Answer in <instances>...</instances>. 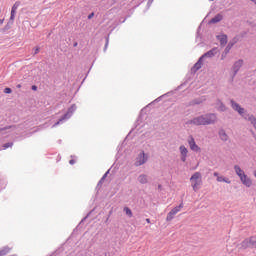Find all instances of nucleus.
Listing matches in <instances>:
<instances>
[{"label":"nucleus","mask_w":256,"mask_h":256,"mask_svg":"<svg viewBox=\"0 0 256 256\" xmlns=\"http://www.w3.org/2000/svg\"><path fill=\"white\" fill-rule=\"evenodd\" d=\"M190 181H191L193 191H195V192L199 191V187H201V183H202L201 172H195L191 176Z\"/></svg>","instance_id":"1"},{"label":"nucleus","mask_w":256,"mask_h":256,"mask_svg":"<svg viewBox=\"0 0 256 256\" xmlns=\"http://www.w3.org/2000/svg\"><path fill=\"white\" fill-rule=\"evenodd\" d=\"M181 209H183V203H181L180 205L174 207V208L167 214L166 221H173V219L175 218V215H177V213H179V211H181Z\"/></svg>","instance_id":"2"},{"label":"nucleus","mask_w":256,"mask_h":256,"mask_svg":"<svg viewBox=\"0 0 256 256\" xmlns=\"http://www.w3.org/2000/svg\"><path fill=\"white\" fill-rule=\"evenodd\" d=\"M187 125H206L205 124V116L202 115V116H198L192 120H189L187 122Z\"/></svg>","instance_id":"3"},{"label":"nucleus","mask_w":256,"mask_h":256,"mask_svg":"<svg viewBox=\"0 0 256 256\" xmlns=\"http://www.w3.org/2000/svg\"><path fill=\"white\" fill-rule=\"evenodd\" d=\"M188 144L191 151H195L196 153H199V151H201V148L197 145V143H195V138H193V136H190L188 138Z\"/></svg>","instance_id":"4"},{"label":"nucleus","mask_w":256,"mask_h":256,"mask_svg":"<svg viewBox=\"0 0 256 256\" xmlns=\"http://www.w3.org/2000/svg\"><path fill=\"white\" fill-rule=\"evenodd\" d=\"M205 125H211L217 121V116L215 114L204 115Z\"/></svg>","instance_id":"5"},{"label":"nucleus","mask_w":256,"mask_h":256,"mask_svg":"<svg viewBox=\"0 0 256 256\" xmlns=\"http://www.w3.org/2000/svg\"><path fill=\"white\" fill-rule=\"evenodd\" d=\"M73 111H75V106H72L68 109V112L58 121L54 124V127H57L61 121H65V119H69L71 115H73Z\"/></svg>","instance_id":"6"},{"label":"nucleus","mask_w":256,"mask_h":256,"mask_svg":"<svg viewBox=\"0 0 256 256\" xmlns=\"http://www.w3.org/2000/svg\"><path fill=\"white\" fill-rule=\"evenodd\" d=\"M231 105L232 108L234 109V111H237L239 113V115H243V113H245V109L242 108L239 104H237L235 101H231Z\"/></svg>","instance_id":"7"},{"label":"nucleus","mask_w":256,"mask_h":256,"mask_svg":"<svg viewBox=\"0 0 256 256\" xmlns=\"http://www.w3.org/2000/svg\"><path fill=\"white\" fill-rule=\"evenodd\" d=\"M240 181L242 182L243 185H245L246 187H251L253 185V181H251V178L247 177V174H245L244 176H242L240 178Z\"/></svg>","instance_id":"8"},{"label":"nucleus","mask_w":256,"mask_h":256,"mask_svg":"<svg viewBox=\"0 0 256 256\" xmlns=\"http://www.w3.org/2000/svg\"><path fill=\"white\" fill-rule=\"evenodd\" d=\"M217 55V48H213L212 50L206 52L204 55L201 56L202 59H205V57H215Z\"/></svg>","instance_id":"9"},{"label":"nucleus","mask_w":256,"mask_h":256,"mask_svg":"<svg viewBox=\"0 0 256 256\" xmlns=\"http://www.w3.org/2000/svg\"><path fill=\"white\" fill-rule=\"evenodd\" d=\"M218 41H220V45H222V47H225L227 45V35L222 34L217 36Z\"/></svg>","instance_id":"10"},{"label":"nucleus","mask_w":256,"mask_h":256,"mask_svg":"<svg viewBox=\"0 0 256 256\" xmlns=\"http://www.w3.org/2000/svg\"><path fill=\"white\" fill-rule=\"evenodd\" d=\"M234 170H235L236 175H238V177L240 179H241V177H244L245 172L243 171V169H241V167L236 165V166H234Z\"/></svg>","instance_id":"11"},{"label":"nucleus","mask_w":256,"mask_h":256,"mask_svg":"<svg viewBox=\"0 0 256 256\" xmlns=\"http://www.w3.org/2000/svg\"><path fill=\"white\" fill-rule=\"evenodd\" d=\"M138 181L139 183H141V185H145L146 183H148V177L147 175L145 174H141L139 177H138Z\"/></svg>","instance_id":"12"},{"label":"nucleus","mask_w":256,"mask_h":256,"mask_svg":"<svg viewBox=\"0 0 256 256\" xmlns=\"http://www.w3.org/2000/svg\"><path fill=\"white\" fill-rule=\"evenodd\" d=\"M219 21H223V15L217 14L214 18L210 20V23H219Z\"/></svg>","instance_id":"13"},{"label":"nucleus","mask_w":256,"mask_h":256,"mask_svg":"<svg viewBox=\"0 0 256 256\" xmlns=\"http://www.w3.org/2000/svg\"><path fill=\"white\" fill-rule=\"evenodd\" d=\"M242 66H243V60H238L237 62H235L234 72L237 73V71H239V69H241Z\"/></svg>","instance_id":"14"},{"label":"nucleus","mask_w":256,"mask_h":256,"mask_svg":"<svg viewBox=\"0 0 256 256\" xmlns=\"http://www.w3.org/2000/svg\"><path fill=\"white\" fill-rule=\"evenodd\" d=\"M247 247H252V246H251V240H250V239H245V240L241 243V248H242V249H247Z\"/></svg>","instance_id":"15"},{"label":"nucleus","mask_w":256,"mask_h":256,"mask_svg":"<svg viewBox=\"0 0 256 256\" xmlns=\"http://www.w3.org/2000/svg\"><path fill=\"white\" fill-rule=\"evenodd\" d=\"M180 153L183 157V159H185V157H187V153H189V150H187V147L185 146H180Z\"/></svg>","instance_id":"16"},{"label":"nucleus","mask_w":256,"mask_h":256,"mask_svg":"<svg viewBox=\"0 0 256 256\" xmlns=\"http://www.w3.org/2000/svg\"><path fill=\"white\" fill-rule=\"evenodd\" d=\"M202 61H203V58L200 57L199 60H198V62L194 65L195 71H199V69H201V67H202V65H203Z\"/></svg>","instance_id":"17"},{"label":"nucleus","mask_w":256,"mask_h":256,"mask_svg":"<svg viewBox=\"0 0 256 256\" xmlns=\"http://www.w3.org/2000/svg\"><path fill=\"white\" fill-rule=\"evenodd\" d=\"M11 251V248H9V247H4V248H2L1 250H0V256H5V255H7V253H9Z\"/></svg>","instance_id":"18"},{"label":"nucleus","mask_w":256,"mask_h":256,"mask_svg":"<svg viewBox=\"0 0 256 256\" xmlns=\"http://www.w3.org/2000/svg\"><path fill=\"white\" fill-rule=\"evenodd\" d=\"M245 119H248V121H250V123H252L253 127L256 129V118L253 115L249 116L248 118L245 117Z\"/></svg>","instance_id":"19"},{"label":"nucleus","mask_w":256,"mask_h":256,"mask_svg":"<svg viewBox=\"0 0 256 256\" xmlns=\"http://www.w3.org/2000/svg\"><path fill=\"white\" fill-rule=\"evenodd\" d=\"M219 135H220V139H221L222 141H227V139H229V137L227 136V134H226L224 131H221V132L219 133Z\"/></svg>","instance_id":"20"},{"label":"nucleus","mask_w":256,"mask_h":256,"mask_svg":"<svg viewBox=\"0 0 256 256\" xmlns=\"http://www.w3.org/2000/svg\"><path fill=\"white\" fill-rule=\"evenodd\" d=\"M107 175H109V170L102 176V178L98 182V187L99 185H103V182L105 181V179H107Z\"/></svg>","instance_id":"21"},{"label":"nucleus","mask_w":256,"mask_h":256,"mask_svg":"<svg viewBox=\"0 0 256 256\" xmlns=\"http://www.w3.org/2000/svg\"><path fill=\"white\" fill-rule=\"evenodd\" d=\"M139 160L140 161H147V156L145 155V152H140L139 154Z\"/></svg>","instance_id":"22"},{"label":"nucleus","mask_w":256,"mask_h":256,"mask_svg":"<svg viewBox=\"0 0 256 256\" xmlns=\"http://www.w3.org/2000/svg\"><path fill=\"white\" fill-rule=\"evenodd\" d=\"M124 211L128 217H133V212L129 209V207H125Z\"/></svg>","instance_id":"23"},{"label":"nucleus","mask_w":256,"mask_h":256,"mask_svg":"<svg viewBox=\"0 0 256 256\" xmlns=\"http://www.w3.org/2000/svg\"><path fill=\"white\" fill-rule=\"evenodd\" d=\"M250 244L252 247H256V236L250 238Z\"/></svg>","instance_id":"24"},{"label":"nucleus","mask_w":256,"mask_h":256,"mask_svg":"<svg viewBox=\"0 0 256 256\" xmlns=\"http://www.w3.org/2000/svg\"><path fill=\"white\" fill-rule=\"evenodd\" d=\"M2 147L3 149H9V147H13V142L5 143Z\"/></svg>","instance_id":"25"},{"label":"nucleus","mask_w":256,"mask_h":256,"mask_svg":"<svg viewBox=\"0 0 256 256\" xmlns=\"http://www.w3.org/2000/svg\"><path fill=\"white\" fill-rule=\"evenodd\" d=\"M19 5H21L20 2H15V4H14L13 7H12V9H13L14 11H17V9H19Z\"/></svg>","instance_id":"26"},{"label":"nucleus","mask_w":256,"mask_h":256,"mask_svg":"<svg viewBox=\"0 0 256 256\" xmlns=\"http://www.w3.org/2000/svg\"><path fill=\"white\" fill-rule=\"evenodd\" d=\"M141 165H145V161H137V162H135V167H141Z\"/></svg>","instance_id":"27"},{"label":"nucleus","mask_w":256,"mask_h":256,"mask_svg":"<svg viewBox=\"0 0 256 256\" xmlns=\"http://www.w3.org/2000/svg\"><path fill=\"white\" fill-rule=\"evenodd\" d=\"M17 12V10H11V16H10V19L14 20L15 19V13Z\"/></svg>","instance_id":"28"},{"label":"nucleus","mask_w":256,"mask_h":256,"mask_svg":"<svg viewBox=\"0 0 256 256\" xmlns=\"http://www.w3.org/2000/svg\"><path fill=\"white\" fill-rule=\"evenodd\" d=\"M217 181H218L219 183H223V182L225 181V177H223V176H218V177H217Z\"/></svg>","instance_id":"29"},{"label":"nucleus","mask_w":256,"mask_h":256,"mask_svg":"<svg viewBox=\"0 0 256 256\" xmlns=\"http://www.w3.org/2000/svg\"><path fill=\"white\" fill-rule=\"evenodd\" d=\"M13 91L11 90V88H5L4 89V93H6V94H10V93H12Z\"/></svg>","instance_id":"30"},{"label":"nucleus","mask_w":256,"mask_h":256,"mask_svg":"<svg viewBox=\"0 0 256 256\" xmlns=\"http://www.w3.org/2000/svg\"><path fill=\"white\" fill-rule=\"evenodd\" d=\"M7 129H11V126H6L4 128H0V131H7Z\"/></svg>","instance_id":"31"},{"label":"nucleus","mask_w":256,"mask_h":256,"mask_svg":"<svg viewBox=\"0 0 256 256\" xmlns=\"http://www.w3.org/2000/svg\"><path fill=\"white\" fill-rule=\"evenodd\" d=\"M94 16H95V13H91L90 15H88V19H93Z\"/></svg>","instance_id":"32"},{"label":"nucleus","mask_w":256,"mask_h":256,"mask_svg":"<svg viewBox=\"0 0 256 256\" xmlns=\"http://www.w3.org/2000/svg\"><path fill=\"white\" fill-rule=\"evenodd\" d=\"M223 183H231V180H229L228 178H224V182Z\"/></svg>","instance_id":"33"},{"label":"nucleus","mask_w":256,"mask_h":256,"mask_svg":"<svg viewBox=\"0 0 256 256\" xmlns=\"http://www.w3.org/2000/svg\"><path fill=\"white\" fill-rule=\"evenodd\" d=\"M32 91H37V86L33 85L32 86Z\"/></svg>","instance_id":"34"},{"label":"nucleus","mask_w":256,"mask_h":256,"mask_svg":"<svg viewBox=\"0 0 256 256\" xmlns=\"http://www.w3.org/2000/svg\"><path fill=\"white\" fill-rule=\"evenodd\" d=\"M197 167H199V163H197L194 167H192L191 169L195 170L197 169Z\"/></svg>","instance_id":"35"},{"label":"nucleus","mask_w":256,"mask_h":256,"mask_svg":"<svg viewBox=\"0 0 256 256\" xmlns=\"http://www.w3.org/2000/svg\"><path fill=\"white\" fill-rule=\"evenodd\" d=\"M5 23V19H0V25H3Z\"/></svg>","instance_id":"36"},{"label":"nucleus","mask_w":256,"mask_h":256,"mask_svg":"<svg viewBox=\"0 0 256 256\" xmlns=\"http://www.w3.org/2000/svg\"><path fill=\"white\" fill-rule=\"evenodd\" d=\"M231 49V45H228L227 47H226V51H229Z\"/></svg>","instance_id":"37"},{"label":"nucleus","mask_w":256,"mask_h":256,"mask_svg":"<svg viewBox=\"0 0 256 256\" xmlns=\"http://www.w3.org/2000/svg\"><path fill=\"white\" fill-rule=\"evenodd\" d=\"M214 177H219V173L218 172H214Z\"/></svg>","instance_id":"38"},{"label":"nucleus","mask_w":256,"mask_h":256,"mask_svg":"<svg viewBox=\"0 0 256 256\" xmlns=\"http://www.w3.org/2000/svg\"><path fill=\"white\" fill-rule=\"evenodd\" d=\"M37 53H39V48H36V50H35L36 55H37Z\"/></svg>","instance_id":"39"},{"label":"nucleus","mask_w":256,"mask_h":256,"mask_svg":"<svg viewBox=\"0 0 256 256\" xmlns=\"http://www.w3.org/2000/svg\"><path fill=\"white\" fill-rule=\"evenodd\" d=\"M17 89H21V84H18V85H17Z\"/></svg>","instance_id":"40"},{"label":"nucleus","mask_w":256,"mask_h":256,"mask_svg":"<svg viewBox=\"0 0 256 256\" xmlns=\"http://www.w3.org/2000/svg\"><path fill=\"white\" fill-rule=\"evenodd\" d=\"M147 223H151V220L149 218L146 219Z\"/></svg>","instance_id":"41"},{"label":"nucleus","mask_w":256,"mask_h":256,"mask_svg":"<svg viewBox=\"0 0 256 256\" xmlns=\"http://www.w3.org/2000/svg\"><path fill=\"white\" fill-rule=\"evenodd\" d=\"M69 163H70V165H73L75 163V161H70Z\"/></svg>","instance_id":"42"},{"label":"nucleus","mask_w":256,"mask_h":256,"mask_svg":"<svg viewBox=\"0 0 256 256\" xmlns=\"http://www.w3.org/2000/svg\"><path fill=\"white\" fill-rule=\"evenodd\" d=\"M84 219H87V217H85ZM84 219H83V220H84ZM83 220H82V221H83Z\"/></svg>","instance_id":"43"}]
</instances>
